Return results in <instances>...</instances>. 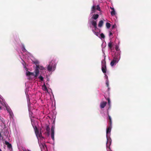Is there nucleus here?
Masks as SVG:
<instances>
[{
    "label": "nucleus",
    "instance_id": "obj_2",
    "mask_svg": "<svg viewBox=\"0 0 151 151\" xmlns=\"http://www.w3.org/2000/svg\"><path fill=\"white\" fill-rule=\"evenodd\" d=\"M105 57H104V59L101 61V66L102 68L101 70L102 72L104 73H106V62L105 61Z\"/></svg>",
    "mask_w": 151,
    "mask_h": 151
},
{
    "label": "nucleus",
    "instance_id": "obj_22",
    "mask_svg": "<svg viewBox=\"0 0 151 151\" xmlns=\"http://www.w3.org/2000/svg\"><path fill=\"white\" fill-rule=\"evenodd\" d=\"M111 14L112 16H113L115 15L116 12H115V10H113L111 12Z\"/></svg>",
    "mask_w": 151,
    "mask_h": 151
},
{
    "label": "nucleus",
    "instance_id": "obj_3",
    "mask_svg": "<svg viewBox=\"0 0 151 151\" xmlns=\"http://www.w3.org/2000/svg\"><path fill=\"white\" fill-rule=\"evenodd\" d=\"M118 60L119 58H118L116 55H115L114 58L111 61L110 63L111 65L113 66L116 63H117L118 62Z\"/></svg>",
    "mask_w": 151,
    "mask_h": 151
},
{
    "label": "nucleus",
    "instance_id": "obj_24",
    "mask_svg": "<svg viewBox=\"0 0 151 151\" xmlns=\"http://www.w3.org/2000/svg\"><path fill=\"white\" fill-rule=\"evenodd\" d=\"M26 75L27 76H30V72L27 70L26 72Z\"/></svg>",
    "mask_w": 151,
    "mask_h": 151
},
{
    "label": "nucleus",
    "instance_id": "obj_21",
    "mask_svg": "<svg viewBox=\"0 0 151 151\" xmlns=\"http://www.w3.org/2000/svg\"><path fill=\"white\" fill-rule=\"evenodd\" d=\"M106 27L108 29H109L111 27V24L107 22L106 23Z\"/></svg>",
    "mask_w": 151,
    "mask_h": 151
},
{
    "label": "nucleus",
    "instance_id": "obj_32",
    "mask_svg": "<svg viewBox=\"0 0 151 151\" xmlns=\"http://www.w3.org/2000/svg\"><path fill=\"white\" fill-rule=\"evenodd\" d=\"M106 85L107 87H108L109 86V81H106Z\"/></svg>",
    "mask_w": 151,
    "mask_h": 151
},
{
    "label": "nucleus",
    "instance_id": "obj_14",
    "mask_svg": "<svg viewBox=\"0 0 151 151\" xmlns=\"http://www.w3.org/2000/svg\"><path fill=\"white\" fill-rule=\"evenodd\" d=\"M103 24H104V22H103V21L102 20H100L99 22V23L98 24V27H101L103 26Z\"/></svg>",
    "mask_w": 151,
    "mask_h": 151
},
{
    "label": "nucleus",
    "instance_id": "obj_11",
    "mask_svg": "<svg viewBox=\"0 0 151 151\" xmlns=\"http://www.w3.org/2000/svg\"><path fill=\"white\" fill-rule=\"evenodd\" d=\"M107 104L106 102L104 101L101 102L100 104V107L101 109L104 108Z\"/></svg>",
    "mask_w": 151,
    "mask_h": 151
},
{
    "label": "nucleus",
    "instance_id": "obj_28",
    "mask_svg": "<svg viewBox=\"0 0 151 151\" xmlns=\"http://www.w3.org/2000/svg\"><path fill=\"white\" fill-rule=\"evenodd\" d=\"M100 37L102 38H105V36L104 35L103 33H101L100 34Z\"/></svg>",
    "mask_w": 151,
    "mask_h": 151
},
{
    "label": "nucleus",
    "instance_id": "obj_31",
    "mask_svg": "<svg viewBox=\"0 0 151 151\" xmlns=\"http://www.w3.org/2000/svg\"><path fill=\"white\" fill-rule=\"evenodd\" d=\"M34 64H35V65H37V64H39V62L37 60L35 61V62H34Z\"/></svg>",
    "mask_w": 151,
    "mask_h": 151
},
{
    "label": "nucleus",
    "instance_id": "obj_23",
    "mask_svg": "<svg viewBox=\"0 0 151 151\" xmlns=\"http://www.w3.org/2000/svg\"><path fill=\"white\" fill-rule=\"evenodd\" d=\"M91 24L93 26H95L96 25H97V23H96V21H94V20H93L92 21Z\"/></svg>",
    "mask_w": 151,
    "mask_h": 151
},
{
    "label": "nucleus",
    "instance_id": "obj_38",
    "mask_svg": "<svg viewBox=\"0 0 151 151\" xmlns=\"http://www.w3.org/2000/svg\"><path fill=\"white\" fill-rule=\"evenodd\" d=\"M94 28H95V29H96L97 28V25H96L95 26H93Z\"/></svg>",
    "mask_w": 151,
    "mask_h": 151
},
{
    "label": "nucleus",
    "instance_id": "obj_37",
    "mask_svg": "<svg viewBox=\"0 0 151 151\" xmlns=\"http://www.w3.org/2000/svg\"><path fill=\"white\" fill-rule=\"evenodd\" d=\"M110 9H111L112 10V11L113 10H114V8H113V7H110Z\"/></svg>",
    "mask_w": 151,
    "mask_h": 151
},
{
    "label": "nucleus",
    "instance_id": "obj_6",
    "mask_svg": "<svg viewBox=\"0 0 151 151\" xmlns=\"http://www.w3.org/2000/svg\"><path fill=\"white\" fill-rule=\"evenodd\" d=\"M6 109L7 111L9 113L10 116L12 117L13 116V114L10 107L9 106H6Z\"/></svg>",
    "mask_w": 151,
    "mask_h": 151
},
{
    "label": "nucleus",
    "instance_id": "obj_27",
    "mask_svg": "<svg viewBox=\"0 0 151 151\" xmlns=\"http://www.w3.org/2000/svg\"><path fill=\"white\" fill-rule=\"evenodd\" d=\"M38 78L41 81H43V78L42 76H39Z\"/></svg>",
    "mask_w": 151,
    "mask_h": 151
},
{
    "label": "nucleus",
    "instance_id": "obj_40",
    "mask_svg": "<svg viewBox=\"0 0 151 151\" xmlns=\"http://www.w3.org/2000/svg\"><path fill=\"white\" fill-rule=\"evenodd\" d=\"M0 151H2V150L0 148Z\"/></svg>",
    "mask_w": 151,
    "mask_h": 151
},
{
    "label": "nucleus",
    "instance_id": "obj_12",
    "mask_svg": "<svg viewBox=\"0 0 151 151\" xmlns=\"http://www.w3.org/2000/svg\"><path fill=\"white\" fill-rule=\"evenodd\" d=\"M112 128V126H108V127L106 129V134H108L109 133H110L111 131V129Z\"/></svg>",
    "mask_w": 151,
    "mask_h": 151
},
{
    "label": "nucleus",
    "instance_id": "obj_16",
    "mask_svg": "<svg viewBox=\"0 0 151 151\" xmlns=\"http://www.w3.org/2000/svg\"><path fill=\"white\" fill-rule=\"evenodd\" d=\"M99 15L98 14H94L93 15L92 18L95 20L96 19L99 17Z\"/></svg>",
    "mask_w": 151,
    "mask_h": 151
},
{
    "label": "nucleus",
    "instance_id": "obj_7",
    "mask_svg": "<svg viewBox=\"0 0 151 151\" xmlns=\"http://www.w3.org/2000/svg\"><path fill=\"white\" fill-rule=\"evenodd\" d=\"M38 66H37L35 69V70L34 72L35 73V77H37L38 76L39 74V69H38Z\"/></svg>",
    "mask_w": 151,
    "mask_h": 151
},
{
    "label": "nucleus",
    "instance_id": "obj_18",
    "mask_svg": "<svg viewBox=\"0 0 151 151\" xmlns=\"http://www.w3.org/2000/svg\"><path fill=\"white\" fill-rule=\"evenodd\" d=\"M42 89L44 91H47V89L45 84L42 86Z\"/></svg>",
    "mask_w": 151,
    "mask_h": 151
},
{
    "label": "nucleus",
    "instance_id": "obj_17",
    "mask_svg": "<svg viewBox=\"0 0 151 151\" xmlns=\"http://www.w3.org/2000/svg\"><path fill=\"white\" fill-rule=\"evenodd\" d=\"M46 129L48 134H49L50 131V128L49 125H47L46 126Z\"/></svg>",
    "mask_w": 151,
    "mask_h": 151
},
{
    "label": "nucleus",
    "instance_id": "obj_13",
    "mask_svg": "<svg viewBox=\"0 0 151 151\" xmlns=\"http://www.w3.org/2000/svg\"><path fill=\"white\" fill-rule=\"evenodd\" d=\"M5 144L7 145V147L9 148H11L12 147V145L11 144L9 143L8 142L5 141Z\"/></svg>",
    "mask_w": 151,
    "mask_h": 151
},
{
    "label": "nucleus",
    "instance_id": "obj_33",
    "mask_svg": "<svg viewBox=\"0 0 151 151\" xmlns=\"http://www.w3.org/2000/svg\"><path fill=\"white\" fill-rule=\"evenodd\" d=\"M118 48L119 47L117 45H116L115 46V49L116 51H118Z\"/></svg>",
    "mask_w": 151,
    "mask_h": 151
},
{
    "label": "nucleus",
    "instance_id": "obj_1",
    "mask_svg": "<svg viewBox=\"0 0 151 151\" xmlns=\"http://www.w3.org/2000/svg\"><path fill=\"white\" fill-rule=\"evenodd\" d=\"M34 129L35 133L37 137L38 138L40 137V139L44 138V137L42 136V134L41 132H39L38 129L37 127L34 125H32Z\"/></svg>",
    "mask_w": 151,
    "mask_h": 151
},
{
    "label": "nucleus",
    "instance_id": "obj_30",
    "mask_svg": "<svg viewBox=\"0 0 151 151\" xmlns=\"http://www.w3.org/2000/svg\"><path fill=\"white\" fill-rule=\"evenodd\" d=\"M22 50L23 52H25L26 51V50L25 49V48L24 46H22Z\"/></svg>",
    "mask_w": 151,
    "mask_h": 151
},
{
    "label": "nucleus",
    "instance_id": "obj_15",
    "mask_svg": "<svg viewBox=\"0 0 151 151\" xmlns=\"http://www.w3.org/2000/svg\"><path fill=\"white\" fill-rule=\"evenodd\" d=\"M96 6L95 5H93L91 8V13H93L95 12L96 11Z\"/></svg>",
    "mask_w": 151,
    "mask_h": 151
},
{
    "label": "nucleus",
    "instance_id": "obj_36",
    "mask_svg": "<svg viewBox=\"0 0 151 151\" xmlns=\"http://www.w3.org/2000/svg\"><path fill=\"white\" fill-rule=\"evenodd\" d=\"M113 34H112V33L111 32H110V33H109V36H111V35H112Z\"/></svg>",
    "mask_w": 151,
    "mask_h": 151
},
{
    "label": "nucleus",
    "instance_id": "obj_39",
    "mask_svg": "<svg viewBox=\"0 0 151 151\" xmlns=\"http://www.w3.org/2000/svg\"><path fill=\"white\" fill-rule=\"evenodd\" d=\"M1 109V106H0V110Z\"/></svg>",
    "mask_w": 151,
    "mask_h": 151
},
{
    "label": "nucleus",
    "instance_id": "obj_26",
    "mask_svg": "<svg viewBox=\"0 0 151 151\" xmlns=\"http://www.w3.org/2000/svg\"><path fill=\"white\" fill-rule=\"evenodd\" d=\"M96 9L99 11H101V8L99 5H97L96 6Z\"/></svg>",
    "mask_w": 151,
    "mask_h": 151
},
{
    "label": "nucleus",
    "instance_id": "obj_19",
    "mask_svg": "<svg viewBox=\"0 0 151 151\" xmlns=\"http://www.w3.org/2000/svg\"><path fill=\"white\" fill-rule=\"evenodd\" d=\"M108 46L109 47V48L111 50L112 48V47L113 45H112V43L111 42H110L108 43Z\"/></svg>",
    "mask_w": 151,
    "mask_h": 151
},
{
    "label": "nucleus",
    "instance_id": "obj_5",
    "mask_svg": "<svg viewBox=\"0 0 151 151\" xmlns=\"http://www.w3.org/2000/svg\"><path fill=\"white\" fill-rule=\"evenodd\" d=\"M53 66L52 61L50 62L49 64L47 67V70L49 71H51L52 70V68Z\"/></svg>",
    "mask_w": 151,
    "mask_h": 151
},
{
    "label": "nucleus",
    "instance_id": "obj_8",
    "mask_svg": "<svg viewBox=\"0 0 151 151\" xmlns=\"http://www.w3.org/2000/svg\"><path fill=\"white\" fill-rule=\"evenodd\" d=\"M107 141L106 144V146L107 147H109V146L111 144V139L108 138L107 137V135L106 136Z\"/></svg>",
    "mask_w": 151,
    "mask_h": 151
},
{
    "label": "nucleus",
    "instance_id": "obj_20",
    "mask_svg": "<svg viewBox=\"0 0 151 151\" xmlns=\"http://www.w3.org/2000/svg\"><path fill=\"white\" fill-rule=\"evenodd\" d=\"M39 66L38 69L39 70L40 69V70H43L44 69V68L43 66H40L39 65H37L36 66Z\"/></svg>",
    "mask_w": 151,
    "mask_h": 151
},
{
    "label": "nucleus",
    "instance_id": "obj_4",
    "mask_svg": "<svg viewBox=\"0 0 151 151\" xmlns=\"http://www.w3.org/2000/svg\"><path fill=\"white\" fill-rule=\"evenodd\" d=\"M54 126L52 125V126L51 128V137L52 139L54 141Z\"/></svg>",
    "mask_w": 151,
    "mask_h": 151
},
{
    "label": "nucleus",
    "instance_id": "obj_25",
    "mask_svg": "<svg viewBox=\"0 0 151 151\" xmlns=\"http://www.w3.org/2000/svg\"><path fill=\"white\" fill-rule=\"evenodd\" d=\"M93 32L97 36H99V33L98 32H96L95 31H94L93 30H92Z\"/></svg>",
    "mask_w": 151,
    "mask_h": 151
},
{
    "label": "nucleus",
    "instance_id": "obj_9",
    "mask_svg": "<svg viewBox=\"0 0 151 151\" xmlns=\"http://www.w3.org/2000/svg\"><path fill=\"white\" fill-rule=\"evenodd\" d=\"M1 132L3 135H4L6 137H7L9 132L6 130L5 129L3 130Z\"/></svg>",
    "mask_w": 151,
    "mask_h": 151
},
{
    "label": "nucleus",
    "instance_id": "obj_29",
    "mask_svg": "<svg viewBox=\"0 0 151 151\" xmlns=\"http://www.w3.org/2000/svg\"><path fill=\"white\" fill-rule=\"evenodd\" d=\"M106 100L108 101V103L109 105L110 104V101L109 98H107Z\"/></svg>",
    "mask_w": 151,
    "mask_h": 151
},
{
    "label": "nucleus",
    "instance_id": "obj_35",
    "mask_svg": "<svg viewBox=\"0 0 151 151\" xmlns=\"http://www.w3.org/2000/svg\"><path fill=\"white\" fill-rule=\"evenodd\" d=\"M116 27V25L115 24L113 25L112 27V29H113L114 28H115Z\"/></svg>",
    "mask_w": 151,
    "mask_h": 151
},
{
    "label": "nucleus",
    "instance_id": "obj_10",
    "mask_svg": "<svg viewBox=\"0 0 151 151\" xmlns=\"http://www.w3.org/2000/svg\"><path fill=\"white\" fill-rule=\"evenodd\" d=\"M108 115L109 118L108 120V126H112V120L110 116L109 115V114H108Z\"/></svg>",
    "mask_w": 151,
    "mask_h": 151
},
{
    "label": "nucleus",
    "instance_id": "obj_34",
    "mask_svg": "<svg viewBox=\"0 0 151 151\" xmlns=\"http://www.w3.org/2000/svg\"><path fill=\"white\" fill-rule=\"evenodd\" d=\"M35 75L34 73L30 72V75L34 76H35Z\"/></svg>",
    "mask_w": 151,
    "mask_h": 151
}]
</instances>
